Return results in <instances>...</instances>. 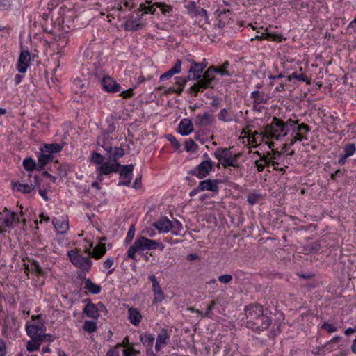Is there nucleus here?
<instances>
[{
	"mask_svg": "<svg viewBox=\"0 0 356 356\" xmlns=\"http://www.w3.org/2000/svg\"><path fill=\"white\" fill-rule=\"evenodd\" d=\"M289 122H291V127L298 124V121L290 120L284 122L277 117H273L272 122L264 127V136L267 138H274L278 140L280 137L286 136Z\"/></svg>",
	"mask_w": 356,
	"mask_h": 356,
	"instance_id": "1",
	"label": "nucleus"
},
{
	"mask_svg": "<svg viewBox=\"0 0 356 356\" xmlns=\"http://www.w3.org/2000/svg\"><path fill=\"white\" fill-rule=\"evenodd\" d=\"M161 248H163V245L157 241L149 239L145 236L138 238L134 244L129 247L127 252V257L134 261H137L136 258V252L138 251H143L146 250H155Z\"/></svg>",
	"mask_w": 356,
	"mask_h": 356,
	"instance_id": "2",
	"label": "nucleus"
},
{
	"mask_svg": "<svg viewBox=\"0 0 356 356\" xmlns=\"http://www.w3.org/2000/svg\"><path fill=\"white\" fill-rule=\"evenodd\" d=\"M68 257L71 262L83 271L88 272L92 266V261L89 257H83L81 254V250L68 252Z\"/></svg>",
	"mask_w": 356,
	"mask_h": 356,
	"instance_id": "3",
	"label": "nucleus"
},
{
	"mask_svg": "<svg viewBox=\"0 0 356 356\" xmlns=\"http://www.w3.org/2000/svg\"><path fill=\"white\" fill-rule=\"evenodd\" d=\"M246 317L245 325L248 327L251 323L264 315L263 307L258 304H252L247 306L245 309Z\"/></svg>",
	"mask_w": 356,
	"mask_h": 356,
	"instance_id": "4",
	"label": "nucleus"
},
{
	"mask_svg": "<svg viewBox=\"0 0 356 356\" xmlns=\"http://www.w3.org/2000/svg\"><path fill=\"white\" fill-rule=\"evenodd\" d=\"M311 130L310 127L304 123L299 124L296 129H293V132L295 133L293 138L291 139L290 145H293V144L297 141H302L303 140H307V137L306 134L309 132Z\"/></svg>",
	"mask_w": 356,
	"mask_h": 356,
	"instance_id": "5",
	"label": "nucleus"
},
{
	"mask_svg": "<svg viewBox=\"0 0 356 356\" xmlns=\"http://www.w3.org/2000/svg\"><path fill=\"white\" fill-rule=\"evenodd\" d=\"M26 330L27 334L31 338V339L34 341H40L42 340V337L44 336V326L43 325H27L26 327Z\"/></svg>",
	"mask_w": 356,
	"mask_h": 356,
	"instance_id": "6",
	"label": "nucleus"
},
{
	"mask_svg": "<svg viewBox=\"0 0 356 356\" xmlns=\"http://www.w3.org/2000/svg\"><path fill=\"white\" fill-rule=\"evenodd\" d=\"M213 168L211 161H204L199 164L191 173L196 175L198 178L202 179L207 176Z\"/></svg>",
	"mask_w": 356,
	"mask_h": 356,
	"instance_id": "7",
	"label": "nucleus"
},
{
	"mask_svg": "<svg viewBox=\"0 0 356 356\" xmlns=\"http://www.w3.org/2000/svg\"><path fill=\"white\" fill-rule=\"evenodd\" d=\"M271 323V319L267 314L259 317L256 321L251 323L248 327L255 331L266 330Z\"/></svg>",
	"mask_w": 356,
	"mask_h": 356,
	"instance_id": "8",
	"label": "nucleus"
},
{
	"mask_svg": "<svg viewBox=\"0 0 356 356\" xmlns=\"http://www.w3.org/2000/svg\"><path fill=\"white\" fill-rule=\"evenodd\" d=\"M34 184H17L13 183V189L17 191L22 192L24 194H27L33 191L35 187H39L40 185V179L38 175L33 176Z\"/></svg>",
	"mask_w": 356,
	"mask_h": 356,
	"instance_id": "9",
	"label": "nucleus"
},
{
	"mask_svg": "<svg viewBox=\"0 0 356 356\" xmlns=\"http://www.w3.org/2000/svg\"><path fill=\"white\" fill-rule=\"evenodd\" d=\"M121 170L120 172L121 180L119 181L118 185L128 186L131 179L133 175L134 165L132 164L127 165H121Z\"/></svg>",
	"mask_w": 356,
	"mask_h": 356,
	"instance_id": "10",
	"label": "nucleus"
},
{
	"mask_svg": "<svg viewBox=\"0 0 356 356\" xmlns=\"http://www.w3.org/2000/svg\"><path fill=\"white\" fill-rule=\"evenodd\" d=\"M192 66L189 68L188 72L193 74L191 78V74L188 75V79L199 80L202 76V72L207 67V64L204 62L197 63L194 60L191 61Z\"/></svg>",
	"mask_w": 356,
	"mask_h": 356,
	"instance_id": "11",
	"label": "nucleus"
},
{
	"mask_svg": "<svg viewBox=\"0 0 356 356\" xmlns=\"http://www.w3.org/2000/svg\"><path fill=\"white\" fill-rule=\"evenodd\" d=\"M216 68L213 66L209 67L204 74L202 76V79L198 81L200 83H203L207 88H213V83L215 80L214 74L216 73Z\"/></svg>",
	"mask_w": 356,
	"mask_h": 356,
	"instance_id": "12",
	"label": "nucleus"
},
{
	"mask_svg": "<svg viewBox=\"0 0 356 356\" xmlns=\"http://www.w3.org/2000/svg\"><path fill=\"white\" fill-rule=\"evenodd\" d=\"M194 123L198 127H207L211 125L215 120L213 115L209 113L199 114L194 119Z\"/></svg>",
	"mask_w": 356,
	"mask_h": 356,
	"instance_id": "13",
	"label": "nucleus"
},
{
	"mask_svg": "<svg viewBox=\"0 0 356 356\" xmlns=\"http://www.w3.org/2000/svg\"><path fill=\"white\" fill-rule=\"evenodd\" d=\"M102 86L106 91L109 92H117L121 89L120 85L117 83L116 81L110 76L103 77L102 79Z\"/></svg>",
	"mask_w": 356,
	"mask_h": 356,
	"instance_id": "14",
	"label": "nucleus"
},
{
	"mask_svg": "<svg viewBox=\"0 0 356 356\" xmlns=\"http://www.w3.org/2000/svg\"><path fill=\"white\" fill-rule=\"evenodd\" d=\"M30 54L28 51H22L17 63V70L21 73H24L30 63Z\"/></svg>",
	"mask_w": 356,
	"mask_h": 356,
	"instance_id": "15",
	"label": "nucleus"
},
{
	"mask_svg": "<svg viewBox=\"0 0 356 356\" xmlns=\"http://www.w3.org/2000/svg\"><path fill=\"white\" fill-rule=\"evenodd\" d=\"M92 246L93 244L91 243L90 244V248L85 250V252L95 259H99L105 254L106 248L104 244L98 245L97 246L95 247L92 251L90 248H92Z\"/></svg>",
	"mask_w": 356,
	"mask_h": 356,
	"instance_id": "16",
	"label": "nucleus"
},
{
	"mask_svg": "<svg viewBox=\"0 0 356 356\" xmlns=\"http://www.w3.org/2000/svg\"><path fill=\"white\" fill-rule=\"evenodd\" d=\"M154 337L149 333H144L140 335V341L147 348V356H155L152 348L154 343Z\"/></svg>",
	"mask_w": 356,
	"mask_h": 356,
	"instance_id": "17",
	"label": "nucleus"
},
{
	"mask_svg": "<svg viewBox=\"0 0 356 356\" xmlns=\"http://www.w3.org/2000/svg\"><path fill=\"white\" fill-rule=\"evenodd\" d=\"M153 226L159 232L166 233L172 229V222L166 217H163L153 223Z\"/></svg>",
	"mask_w": 356,
	"mask_h": 356,
	"instance_id": "18",
	"label": "nucleus"
},
{
	"mask_svg": "<svg viewBox=\"0 0 356 356\" xmlns=\"http://www.w3.org/2000/svg\"><path fill=\"white\" fill-rule=\"evenodd\" d=\"M218 184L219 181L216 179H206L200 182L199 189H200V191H209L218 193L219 191Z\"/></svg>",
	"mask_w": 356,
	"mask_h": 356,
	"instance_id": "19",
	"label": "nucleus"
},
{
	"mask_svg": "<svg viewBox=\"0 0 356 356\" xmlns=\"http://www.w3.org/2000/svg\"><path fill=\"white\" fill-rule=\"evenodd\" d=\"M52 223L55 229L60 234H65L69 229V222L67 216H63L59 219L54 218Z\"/></svg>",
	"mask_w": 356,
	"mask_h": 356,
	"instance_id": "20",
	"label": "nucleus"
},
{
	"mask_svg": "<svg viewBox=\"0 0 356 356\" xmlns=\"http://www.w3.org/2000/svg\"><path fill=\"white\" fill-rule=\"evenodd\" d=\"M113 138L107 134L106 131H102L101 135L97 138V145L101 146L104 150L110 151L112 149L111 140Z\"/></svg>",
	"mask_w": 356,
	"mask_h": 356,
	"instance_id": "21",
	"label": "nucleus"
},
{
	"mask_svg": "<svg viewBox=\"0 0 356 356\" xmlns=\"http://www.w3.org/2000/svg\"><path fill=\"white\" fill-rule=\"evenodd\" d=\"M170 339V334L168 332L166 329H162L156 337L155 350L156 352H159L163 345L168 343Z\"/></svg>",
	"mask_w": 356,
	"mask_h": 356,
	"instance_id": "22",
	"label": "nucleus"
},
{
	"mask_svg": "<svg viewBox=\"0 0 356 356\" xmlns=\"http://www.w3.org/2000/svg\"><path fill=\"white\" fill-rule=\"evenodd\" d=\"M140 6L141 7V9L145 11V13L150 12L151 13H154L156 10L154 6L160 8L163 14L169 13L172 10V7L165 4L164 3H155L154 5L149 6H146L144 3H142Z\"/></svg>",
	"mask_w": 356,
	"mask_h": 356,
	"instance_id": "23",
	"label": "nucleus"
},
{
	"mask_svg": "<svg viewBox=\"0 0 356 356\" xmlns=\"http://www.w3.org/2000/svg\"><path fill=\"white\" fill-rule=\"evenodd\" d=\"M120 167V164L119 163H115V164L111 163L109 162H104L100 165L98 170L100 172V175L98 177L99 179H101L102 175H108L113 172H117Z\"/></svg>",
	"mask_w": 356,
	"mask_h": 356,
	"instance_id": "24",
	"label": "nucleus"
},
{
	"mask_svg": "<svg viewBox=\"0 0 356 356\" xmlns=\"http://www.w3.org/2000/svg\"><path fill=\"white\" fill-rule=\"evenodd\" d=\"M272 151V154L268 152L266 153V154L262 155L261 161H264L265 163H271L272 165H279V163L277 162V160H278L280 157L282 152L276 149H273Z\"/></svg>",
	"mask_w": 356,
	"mask_h": 356,
	"instance_id": "25",
	"label": "nucleus"
},
{
	"mask_svg": "<svg viewBox=\"0 0 356 356\" xmlns=\"http://www.w3.org/2000/svg\"><path fill=\"white\" fill-rule=\"evenodd\" d=\"M2 224L9 228L14 227L15 223L19 221L18 214L15 212L8 213L5 217L1 218Z\"/></svg>",
	"mask_w": 356,
	"mask_h": 356,
	"instance_id": "26",
	"label": "nucleus"
},
{
	"mask_svg": "<svg viewBox=\"0 0 356 356\" xmlns=\"http://www.w3.org/2000/svg\"><path fill=\"white\" fill-rule=\"evenodd\" d=\"M193 130V124L188 119H183L179 124V131L183 136L188 135Z\"/></svg>",
	"mask_w": 356,
	"mask_h": 356,
	"instance_id": "27",
	"label": "nucleus"
},
{
	"mask_svg": "<svg viewBox=\"0 0 356 356\" xmlns=\"http://www.w3.org/2000/svg\"><path fill=\"white\" fill-rule=\"evenodd\" d=\"M79 277L83 278L85 282V289L92 294H98L101 291V286L98 284L93 283L89 278H86V274H79Z\"/></svg>",
	"mask_w": 356,
	"mask_h": 356,
	"instance_id": "28",
	"label": "nucleus"
},
{
	"mask_svg": "<svg viewBox=\"0 0 356 356\" xmlns=\"http://www.w3.org/2000/svg\"><path fill=\"white\" fill-rule=\"evenodd\" d=\"M83 313L89 318L97 319L99 316V309L97 306L91 302L88 303L83 310Z\"/></svg>",
	"mask_w": 356,
	"mask_h": 356,
	"instance_id": "29",
	"label": "nucleus"
},
{
	"mask_svg": "<svg viewBox=\"0 0 356 356\" xmlns=\"http://www.w3.org/2000/svg\"><path fill=\"white\" fill-rule=\"evenodd\" d=\"M176 80L177 81H176L175 85L169 88L168 92L169 93L174 92V93H177V94L180 95L184 90V88L186 83V80L181 77H177Z\"/></svg>",
	"mask_w": 356,
	"mask_h": 356,
	"instance_id": "30",
	"label": "nucleus"
},
{
	"mask_svg": "<svg viewBox=\"0 0 356 356\" xmlns=\"http://www.w3.org/2000/svg\"><path fill=\"white\" fill-rule=\"evenodd\" d=\"M124 154V150L121 147H115L114 151H113V148L110 151H106V155L108 159L114 162H116L117 160L123 156Z\"/></svg>",
	"mask_w": 356,
	"mask_h": 356,
	"instance_id": "31",
	"label": "nucleus"
},
{
	"mask_svg": "<svg viewBox=\"0 0 356 356\" xmlns=\"http://www.w3.org/2000/svg\"><path fill=\"white\" fill-rule=\"evenodd\" d=\"M129 319L134 325H138L142 318V316L139 311L136 308H129L128 310Z\"/></svg>",
	"mask_w": 356,
	"mask_h": 356,
	"instance_id": "32",
	"label": "nucleus"
},
{
	"mask_svg": "<svg viewBox=\"0 0 356 356\" xmlns=\"http://www.w3.org/2000/svg\"><path fill=\"white\" fill-rule=\"evenodd\" d=\"M239 156V154L233 155L232 153H231L225 161H222V165L225 168L229 166H232L234 168H239V165L237 162Z\"/></svg>",
	"mask_w": 356,
	"mask_h": 356,
	"instance_id": "33",
	"label": "nucleus"
},
{
	"mask_svg": "<svg viewBox=\"0 0 356 356\" xmlns=\"http://www.w3.org/2000/svg\"><path fill=\"white\" fill-rule=\"evenodd\" d=\"M152 291L154 294L153 304H157L158 302H160L165 299V295L161 289L160 284H156V286H153Z\"/></svg>",
	"mask_w": 356,
	"mask_h": 356,
	"instance_id": "34",
	"label": "nucleus"
},
{
	"mask_svg": "<svg viewBox=\"0 0 356 356\" xmlns=\"http://www.w3.org/2000/svg\"><path fill=\"white\" fill-rule=\"evenodd\" d=\"M229 149L227 148H218L215 151V157L222 164V161H225L231 154Z\"/></svg>",
	"mask_w": 356,
	"mask_h": 356,
	"instance_id": "35",
	"label": "nucleus"
},
{
	"mask_svg": "<svg viewBox=\"0 0 356 356\" xmlns=\"http://www.w3.org/2000/svg\"><path fill=\"white\" fill-rule=\"evenodd\" d=\"M62 149V147L57 143L46 144L41 148L42 152H47L51 154L52 153L59 152Z\"/></svg>",
	"mask_w": 356,
	"mask_h": 356,
	"instance_id": "36",
	"label": "nucleus"
},
{
	"mask_svg": "<svg viewBox=\"0 0 356 356\" xmlns=\"http://www.w3.org/2000/svg\"><path fill=\"white\" fill-rule=\"evenodd\" d=\"M52 159V155L47 154V152H42L38 157V170H42L44 165Z\"/></svg>",
	"mask_w": 356,
	"mask_h": 356,
	"instance_id": "37",
	"label": "nucleus"
},
{
	"mask_svg": "<svg viewBox=\"0 0 356 356\" xmlns=\"http://www.w3.org/2000/svg\"><path fill=\"white\" fill-rule=\"evenodd\" d=\"M251 97L254 99V106L266 102L264 95L258 90L252 92Z\"/></svg>",
	"mask_w": 356,
	"mask_h": 356,
	"instance_id": "38",
	"label": "nucleus"
},
{
	"mask_svg": "<svg viewBox=\"0 0 356 356\" xmlns=\"http://www.w3.org/2000/svg\"><path fill=\"white\" fill-rule=\"evenodd\" d=\"M186 8H187L188 13L191 16V17H196V14L197 13L198 10L200 9V8L197 7L196 3L195 1H190L186 6Z\"/></svg>",
	"mask_w": 356,
	"mask_h": 356,
	"instance_id": "39",
	"label": "nucleus"
},
{
	"mask_svg": "<svg viewBox=\"0 0 356 356\" xmlns=\"http://www.w3.org/2000/svg\"><path fill=\"white\" fill-rule=\"evenodd\" d=\"M204 89H207L205 85H203V83H200L198 81L190 88V91L194 95V96H197L199 92L203 91Z\"/></svg>",
	"mask_w": 356,
	"mask_h": 356,
	"instance_id": "40",
	"label": "nucleus"
},
{
	"mask_svg": "<svg viewBox=\"0 0 356 356\" xmlns=\"http://www.w3.org/2000/svg\"><path fill=\"white\" fill-rule=\"evenodd\" d=\"M356 150V147L355 144H348L344 147V155L343 156L342 159H346L348 157L352 156Z\"/></svg>",
	"mask_w": 356,
	"mask_h": 356,
	"instance_id": "41",
	"label": "nucleus"
},
{
	"mask_svg": "<svg viewBox=\"0 0 356 356\" xmlns=\"http://www.w3.org/2000/svg\"><path fill=\"white\" fill-rule=\"evenodd\" d=\"M83 329L89 333L94 332L97 330V324L95 321H86L83 324Z\"/></svg>",
	"mask_w": 356,
	"mask_h": 356,
	"instance_id": "42",
	"label": "nucleus"
},
{
	"mask_svg": "<svg viewBox=\"0 0 356 356\" xmlns=\"http://www.w3.org/2000/svg\"><path fill=\"white\" fill-rule=\"evenodd\" d=\"M23 166L27 171H31L36 168V164L31 158H26L23 161Z\"/></svg>",
	"mask_w": 356,
	"mask_h": 356,
	"instance_id": "43",
	"label": "nucleus"
},
{
	"mask_svg": "<svg viewBox=\"0 0 356 356\" xmlns=\"http://www.w3.org/2000/svg\"><path fill=\"white\" fill-rule=\"evenodd\" d=\"M292 79H296L298 81L307 82L309 83L308 79L303 75V74H298L296 72H293L291 75L287 77L289 81H291Z\"/></svg>",
	"mask_w": 356,
	"mask_h": 356,
	"instance_id": "44",
	"label": "nucleus"
},
{
	"mask_svg": "<svg viewBox=\"0 0 356 356\" xmlns=\"http://www.w3.org/2000/svg\"><path fill=\"white\" fill-rule=\"evenodd\" d=\"M41 343V341H34L31 339V341H29L27 342L26 349L29 352L38 350L40 348Z\"/></svg>",
	"mask_w": 356,
	"mask_h": 356,
	"instance_id": "45",
	"label": "nucleus"
},
{
	"mask_svg": "<svg viewBox=\"0 0 356 356\" xmlns=\"http://www.w3.org/2000/svg\"><path fill=\"white\" fill-rule=\"evenodd\" d=\"M197 145L191 139L186 142L185 150L186 152H195L197 150Z\"/></svg>",
	"mask_w": 356,
	"mask_h": 356,
	"instance_id": "46",
	"label": "nucleus"
},
{
	"mask_svg": "<svg viewBox=\"0 0 356 356\" xmlns=\"http://www.w3.org/2000/svg\"><path fill=\"white\" fill-rule=\"evenodd\" d=\"M254 154H257L260 156V160H257L255 161V165L257 166L258 172H261L264 170L265 165H268L269 163H265L264 161H261V155L259 152H255Z\"/></svg>",
	"mask_w": 356,
	"mask_h": 356,
	"instance_id": "47",
	"label": "nucleus"
},
{
	"mask_svg": "<svg viewBox=\"0 0 356 356\" xmlns=\"http://www.w3.org/2000/svg\"><path fill=\"white\" fill-rule=\"evenodd\" d=\"M263 38H266L268 40H279V41H280L281 37L277 35H273L271 33H266L265 37L264 36V34H262V35H261V36L257 35L255 37V39H257V40H261Z\"/></svg>",
	"mask_w": 356,
	"mask_h": 356,
	"instance_id": "48",
	"label": "nucleus"
},
{
	"mask_svg": "<svg viewBox=\"0 0 356 356\" xmlns=\"http://www.w3.org/2000/svg\"><path fill=\"white\" fill-rule=\"evenodd\" d=\"M229 65V63L228 61L225 62L220 68H216V72L220 74L221 76L229 75V72L227 70Z\"/></svg>",
	"mask_w": 356,
	"mask_h": 356,
	"instance_id": "49",
	"label": "nucleus"
},
{
	"mask_svg": "<svg viewBox=\"0 0 356 356\" xmlns=\"http://www.w3.org/2000/svg\"><path fill=\"white\" fill-rule=\"evenodd\" d=\"M140 352L133 347H128L123 350V356H138Z\"/></svg>",
	"mask_w": 356,
	"mask_h": 356,
	"instance_id": "50",
	"label": "nucleus"
},
{
	"mask_svg": "<svg viewBox=\"0 0 356 356\" xmlns=\"http://www.w3.org/2000/svg\"><path fill=\"white\" fill-rule=\"evenodd\" d=\"M135 235V227L134 225H131L128 231L125 242L126 243H129L134 238Z\"/></svg>",
	"mask_w": 356,
	"mask_h": 356,
	"instance_id": "51",
	"label": "nucleus"
},
{
	"mask_svg": "<svg viewBox=\"0 0 356 356\" xmlns=\"http://www.w3.org/2000/svg\"><path fill=\"white\" fill-rule=\"evenodd\" d=\"M91 160L97 164H102L104 163V157L97 152L92 153Z\"/></svg>",
	"mask_w": 356,
	"mask_h": 356,
	"instance_id": "52",
	"label": "nucleus"
},
{
	"mask_svg": "<svg viewBox=\"0 0 356 356\" xmlns=\"http://www.w3.org/2000/svg\"><path fill=\"white\" fill-rule=\"evenodd\" d=\"M182 224L178 220H176L174 224L172 223V233L176 236H178L180 234L179 232L182 229Z\"/></svg>",
	"mask_w": 356,
	"mask_h": 356,
	"instance_id": "53",
	"label": "nucleus"
},
{
	"mask_svg": "<svg viewBox=\"0 0 356 356\" xmlns=\"http://www.w3.org/2000/svg\"><path fill=\"white\" fill-rule=\"evenodd\" d=\"M31 270L35 272L38 275H42L44 273V270L42 267L39 265L38 262L33 261L31 264Z\"/></svg>",
	"mask_w": 356,
	"mask_h": 356,
	"instance_id": "54",
	"label": "nucleus"
},
{
	"mask_svg": "<svg viewBox=\"0 0 356 356\" xmlns=\"http://www.w3.org/2000/svg\"><path fill=\"white\" fill-rule=\"evenodd\" d=\"M228 111L226 108H223L220 111L218 115V118L220 121L223 122H229L231 121L230 118H227Z\"/></svg>",
	"mask_w": 356,
	"mask_h": 356,
	"instance_id": "55",
	"label": "nucleus"
},
{
	"mask_svg": "<svg viewBox=\"0 0 356 356\" xmlns=\"http://www.w3.org/2000/svg\"><path fill=\"white\" fill-rule=\"evenodd\" d=\"M216 305V301L213 300L211 302V303L208 305L207 308V311L204 313V316H207L208 318H211L213 316L212 310L213 309L215 305Z\"/></svg>",
	"mask_w": 356,
	"mask_h": 356,
	"instance_id": "56",
	"label": "nucleus"
},
{
	"mask_svg": "<svg viewBox=\"0 0 356 356\" xmlns=\"http://www.w3.org/2000/svg\"><path fill=\"white\" fill-rule=\"evenodd\" d=\"M232 276L229 274L222 275L218 277V280L224 284H228L232 280Z\"/></svg>",
	"mask_w": 356,
	"mask_h": 356,
	"instance_id": "57",
	"label": "nucleus"
},
{
	"mask_svg": "<svg viewBox=\"0 0 356 356\" xmlns=\"http://www.w3.org/2000/svg\"><path fill=\"white\" fill-rule=\"evenodd\" d=\"M167 139L173 145L175 149H179L180 145L175 136L169 134L167 136Z\"/></svg>",
	"mask_w": 356,
	"mask_h": 356,
	"instance_id": "58",
	"label": "nucleus"
},
{
	"mask_svg": "<svg viewBox=\"0 0 356 356\" xmlns=\"http://www.w3.org/2000/svg\"><path fill=\"white\" fill-rule=\"evenodd\" d=\"M181 60L177 59L175 65L170 69L175 74H179L181 72Z\"/></svg>",
	"mask_w": 356,
	"mask_h": 356,
	"instance_id": "59",
	"label": "nucleus"
},
{
	"mask_svg": "<svg viewBox=\"0 0 356 356\" xmlns=\"http://www.w3.org/2000/svg\"><path fill=\"white\" fill-rule=\"evenodd\" d=\"M196 17H200L204 20L205 22H207L208 20V16L206 10L204 8H200L197 13L196 14Z\"/></svg>",
	"mask_w": 356,
	"mask_h": 356,
	"instance_id": "60",
	"label": "nucleus"
},
{
	"mask_svg": "<svg viewBox=\"0 0 356 356\" xmlns=\"http://www.w3.org/2000/svg\"><path fill=\"white\" fill-rule=\"evenodd\" d=\"M322 327L327 330L328 332L332 333L337 331V327L332 324L325 323L323 324Z\"/></svg>",
	"mask_w": 356,
	"mask_h": 356,
	"instance_id": "61",
	"label": "nucleus"
},
{
	"mask_svg": "<svg viewBox=\"0 0 356 356\" xmlns=\"http://www.w3.org/2000/svg\"><path fill=\"white\" fill-rule=\"evenodd\" d=\"M174 74H175L170 69L168 71L165 72V73L161 75L160 80H168L170 79Z\"/></svg>",
	"mask_w": 356,
	"mask_h": 356,
	"instance_id": "62",
	"label": "nucleus"
},
{
	"mask_svg": "<svg viewBox=\"0 0 356 356\" xmlns=\"http://www.w3.org/2000/svg\"><path fill=\"white\" fill-rule=\"evenodd\" d=\"M114 264V260L112 257L107 258L103 263V266L106 269H110Z\"/></svg>",
	"mask_w": 356,
	"mask_h": 356,
	"instance_id": "63",
	"label": "nucleus"
},
{
	"mask_svg": "<svg viewBox=\"0 0 356 356\" xmlns=\"http://www.w3.org/2000/svg\"><path fill=\"white\" fill-rule=\"evenodd\" d=\"M133 95H134V90L132 88H129L127 90L122 91L120 95L121 97H122L123 98H129V97H132Z\"/></svg>",
	"mask_w": 356,
	"mask_h": 356,
	"instance_id": "64",
	"label": "nucleus"
}]
</instances>
